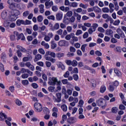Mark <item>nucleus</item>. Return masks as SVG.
Returning a JSON list of instances; mask_svg holds the SVG:
<instances>
[{"label":"nucleus","mask_w":126,"mask_h":126,"mask_svg":"<svg viewBox=\"0 0 126 126\" xmlns=\"http://www.w3.org/2000/svg\"><path fill=\"white\" fill-rule=\"evenodd\" d=\"M96 104L98 107H101L102 109H105L107 101L103 98H99L96 101Z\"/></svg>","instance_id":"f257e3e1"},{"label":"nucleus","mask_w":126,"mask_h":126,"mask_svg":"<svg viewBox=\"0 0 126 126\" xmlns=\"http://www.w3.org/2000/svg\"><path fill=\"white\" fill-rule=\"evenodd\" d=\"M49 85L55 86V85H61L62 82L61 81H58V79L56 77H52V81H49L48 82Z\"/></svg>","instance_id":"f03ea898"},{"label":"nucleus","mask_w":126,"mask_h":126,"mask_svg":"<svg viewBox=\"0 0 126 126\" xmlns=\"http://www.w3.org/2000/svg\"><path fill=\"white\" fill-rule=\"evenodd\" d=\"M19 64L21 67H24L25 65H26V66L29 67V68L32 70V71H34V70H35V67H34V65H32L30 62H27L25 64L23 63H20Z\"/></svg>","instance_id":"7ed1b4c3"},{"label":"nucleus","mask_w":126,"mask_h":126,"mask_svg":"<svg viewBox=\"0 0 126 126\" xmlns=\"http://www.w3.org/2000/svg\"><path fill=\"white\" fill-rule=\"evenodd\" d=\"M34 108L35 112L40 113L43 110V107H42V104L39 102H36L34 104Z\"/></svg>","instance_id":"20e7f679"},{"label":"nucleus","mask_w":126,"mask_h":126,"mask_svg":"<svg viewBox=\"0 0 126 126\" xmlns=\"http://www.w3.org/2000/svg\"><path fill=\"white\" fill-rule=\"evenodd\" d=\"M14 33L16 36H18V38H17V41L20 40V39L23 41L25 40V36H24V34H23V33H19L17 32H14Z\"/></svg>","instance_id":"39448f33"},{"label":"nucleus","mask_w":126,"mask_h":126,"mask_svg":"<svg viewBox=\"0 0 126 126\" xmlns=\"http://www.w3.org/2000/svg\"><path fill=\"white\" fill-rule=\"evenodd\" d=\"M58 45L60 47H66L68 45V41L63 40H60L58 43Z\"/></svg>","instance_id":"423d86ee"},{"label":"nucleus","mask_w":126,"mask_h":126,"mask_svg":"<svg viewBox=\"0 0 126 126\" xmlns=\"http://www.w3.org/2000/svg\"><path fill=\"white\" fill-rule=\"evenodd\" d=\"M18 6V4L16 3H13V4H11L9 5L8 7L11 9V10H15V9H16Z\"/></svg>","instance_id":"0eeeda50"},{"label":"nucleus","mask_w":126,"mask_h":126,"mask_svg":"<svg viewBox=\"0 0 126 126\" xmlns=\"http://www.w3.org/2000/svg\"><path fill=\"white\" fill-rule=\"evenodd\" d=\"M56 97H57V99H56V102H57V103H60V102L62 101V94L61 93H57Z\"/></svg>","instance_id":"6e6552de"},{"label":"nucleus","mask_w":126,"mask_h":126,"mask_svg":"<svg viewBox=\"0 0 126 126\" xmlns=\"http://www.w3.org/2000/svg\"><path fill=\"white\" fill-rule=\"evenodd\" d=\"M58 29H60V24L58 23H55L54 26H53V28H50L51 31H55V30H58Z\"/></svg>","instance_id":"1a4fd4ad"},{"label":"nucleus","mask_w":126,"mask_h":126,"mask_svg":"<svg viewBox=\"0 0 126 126\" xmlns=\"http://www.w3.org/2000/svg\"><path fill=\"white\" fill-rule=\"evenodd\" d=\"M67 122L69 124H75L76 121L75 120V118L70 117L67 119Z\"/></svg>","instance_id":"9d476101"},{"label":"nucleus","mask_w":126,"mask_h":126,"mask_svg":"<svg viewBox=\"0 0 126 126\" xmlns=\"http://www.w3.org/2000/svg\"><path fill=\"white\" fill-rule=\"evenodd\" d=\"M56 19L58 21L62 20L63 19V13H58L56 14Z\"/></svg>","instance_id":"9b49d317"},{"label":"nucleus","mask_w":126,"mask_h":126,"mask_svg":"<svg viewBox=\"0 0 126 126\" xmlns=\"http://www.w3.org/2000/svg\"><path fill=\"white\" fill-rule=\"evenodd\" d=\"M117 32L119 34V35H120L121 38H125L126 37V36H125V33H124V32H123V31H122V30H121L120 29H118L117 30Z\"/></svg>","instance_id":"f8f14e48"},{"label":"nucleus","mask_w":126,"mask_h":126,"mask_svg":"<svg viewBox=\"0 0 126 126\" xmlns=\"http://www.w3.org/2000/svg\"><path fill=\"white\" fill-rule=\"evenodd\" d=\"M42 59V55L40 54H37L35 55L34 59V62L36 63V62H38V61H40Z\"/></svg>","instance_id":"ddd939ff"},{"label":"nucleus","mask_w":126,"mask_h":126,"mask_svg":"<svg viewBox=\"0 0 126 126\" xmlns=\"http://www.w3.org/2000/svg\"><path fill=\"white\" fill-rule=\"evenodd\" d=\"M16 24L17 26H20L21 24L23 25H24V20H20V19H18L16 21Z\"/></svg>","instance_id":"4468645a"},{"label":"nucleus","mask_w":126,"mask_h":126,"mask_svg":"<svg viewBox=\"0 0 126 126\" xmlns=\"http://www.w3.org/2000/svg\"><path fill=\"white\" fill-rule=\"evenodd\" d=\"M114 72L116 74L117 76L120 77V76H122V73L118 68H114Z\"/></svg>","instance_id":"2eb2a0df"},{"label":"nucleus","mask_w":126,"mask_h":126,"mask_svg":"<svg viewBox=\"0 0 126 126\" xmlns=\"http://www.w3.org/2000/svg\"><path fill=\"white\" fill-rule=\"evenodd\" d=\"M9 19L10 21H15V20L17 19V17L14 16L13 14H12L9 16Z\"/></svg>","instance_id":"dca6fc26"},{"label":"nucleus","mask_w":126,"mask_h":126,"mask_svg":"<svg viewBox=\"0 0 126 126\" xmlns=\"http://www.w3.org/2000/svg\"><path fill=\"white\" fill-rule=\"evenodd\" d=\"M118 111H119V108L117 107H113L111 109V112L113 114H117L118 113Z\"/></svg>","instance_id":"f3484780"},{"label":"nucleus","mask_w":126,"mask_h":126,"mask_svg":"<svg viewBox=\"0 0 126 126\" xmlns=\"http://www.w3.org/2000/svg\"><path fill=\"white\" fill-rule=\"evenodd\" d=\"M43 111L44 114H45V115H48V114H50V110H49V108L47 107H44Z\"/></svg>","instance_id":"a211bd4d"},{"label":"nucleus","mask_w":126,"mask_h":126,"mask_svg":"<svg viewBox=\"0 0 126 126\" xmlns=\"http://www.w3.org/2000/svg\"><path fill=\"white\" fill-rule=\"evenodd\" d=\"M51 49H52V50H54V49H55V48H57V44L55 43V40H52L51 41Z\"/></svg>","instance_id":"6ab92c4d"},{"label":"nucleus","mask_w":126,"mask_h":126,"mask_svg":"<svg viewBox=\"0 0 126 126\" xmlns=\"http://www.w3.org/2000/svg\"><path fill=\"white\" fill-rule=\"evenodd\" d=\"M93 9L95 12H98L99 13V12H101V10L98 6H94L93 7Z\"/></svg>","instance_id":"aec40b11"},{"label":"nucleus","mask_w":126,"mask_h":126,"mask_svg":"<svg viewBox=\"0 0 126 126\" xmlns=\"http://www.w3.org/2000/svg\"><path fill=\"white\" fill-rule=\"evenodd\" d=\"M1 16L2 19H6V16H7V12H2L1 14Z\"/></svg>","instance_id":"412c9836"},{"label":"nucleus","mask_w":126,"mask_h":126,"mask_svg":"<svg viewBox=\"0 0 126 126\" xmlns=\"http://www.w3.org/2000/svg\"><path fill=\"white\" fill-rule=\"evenodd\" d=\"M13 15L16 17V16H18V15H20V11L18 10L15 9Z\"/></svg>","instance_id":"4be33fe9"},{"label":"nucleus","mask_w":126,"mask_h":126,"mask_svg":"<svg viewBox=\"0 0 126 126\" xmlns=\"http://www.w3.org/2000/svg\"><path fill=\"white\" fill-rule=\"evenodd\" d=\"M62 82L64 85L67 84V85H69V84H70V83H69V82H68V81L66 79H64L62 80Z\"/></svg>","instance_id":"5701e85b"},{"label":"nucleus","mask_w":126,"mask_h":126,"mask_svg":"<svg viewBox=\"0 0 126 126\" xmlns=\"http://www.w3.org/2000/svg\"><path fill=\"white\" fill-rule=\"evenodd\" d=\"M58 67L61 68L62 70H64L65 69V66L62 63H60L58 65Z\"/></svg>","instance_id":"b1692460"},{"label":"nucleus","mask_w":126,"mask_h":126,"mask_svg":"<svg viewBox=\"0 0 126 126\" xmlns=\"http://www.w3.org/2000/svg\"><path fill=\"white\" fill-rule=\"evenodd\" d=\"M105 91H106V87L105 86L103 85L100 87V93H104V92H105Z\"/></svg>","instance_id":"393cba45"},{"label":"nucleus","mask_w":126,"mask_h":126,"mask_svg":"<svg viewBox=\"0 0 126 126\" xmlns=\"http://www.w3.org/2000/svg\"><path fill=\"white\" fill-rule=\"evenodd\" d=\"M61 108L63 112H66L67 111V106L65 104H63L61 106Z\"/></svg>","instance_id":"a878e982"},{"label":"nucleus","mask_w":126,"mask_h":126,"mask_svg":"<svg viewBox=\"0 0 126 126\" xmlns=\"http://www.w3.org/2000/svg\"><path fill=\"white\" fill-rule=\"evenodd\" d=\"M114 50L117 52V53H122V47L120 46H117Z\"/></svg>","instance_id":"bb28decb"},{"label":"nucleus","mask_w":126,"mask_h":126,"mask_svg":"<svg viewBox=\"0 0 126 126\" xmlns=\"http://www.w3.org/2000/svg\"><path fill=\"white\" fill-rule=\"evenodd\" d=\"M55 89H56V87H55L50 86L48 88V90L49 91V92H51V93L54 92Z\"/></svg>","instance_id":"cd10ccee"},{"label":"nucleus","mask_w":126,"mask_h":126,"mask_svg":"<svg viewBox=\"0 0 126 126\" xmlns=\"http://www.w3.org/2000/svg\"><path fill=\"white\" fill-rule=\"evenodd\" d=\"M91 83L92 85V87H96V81H95V80L94 79H92L91 80Z\"/></svg>","instance_id":"c85d7f7f"},{"label":"nucleus","mask_w":126,"mask_h":126,"mask_svg":"<svg viewBox=\"0 0 126 126\" xmlns=\"http://www.w3.org/2000/svg\"><path fill=\"white\" fill-rule=\"evenodd\" d=\"M57 58L59 59H61V58H63V57H64V54L63 53H59L57 54Z\"/></svg>","instance_id":"c756f323"},{"label":"nucleus","mask_w":126,"mask_h":126,"mask_svg":"<svg viewBox=\"0 0 126 126\" xmlns=\"http://www.w3.org/2000/svg\"><path fill=\"white\" fill-rule=\"evenodd\" d=\"M106 35L110 36L111 34H113V31L112 30L107 29L106 32Z\"/></svg>","instance_id":"7c9ffc66"},{"label":"nucleus","mask_w":126,"mask_h":126,"mask_svg":"<svg viewBox=\"0 0 126 126\" xmlns=\"http://www.w3.org/2000/svg\"><path fill=\"white\" fill-rule=\"evenodd\" d=\"M15 102L16 105H17L18 106H21V105H22V103L18 99H16L15 100Z\"/></svg>","instance_id":"2f4dec72"},{"label":"nucleus","mask_w":126,"mask_h":126,"mask_svg":"<svg viewBox=\"0 0 126 126\" xmlns=\"http://www.w3.org/2000/svg\"><path fill=\"white\" fill-rule=\"evenodd\" d=\"M37 21L38 22H42V21H43V16L42 15H39L37 17Z\"/></svg>","instance_id":"473e14b6"},{"label":"nucleus","mask_w":126,"mask_h":126,"mask_svg":"<svg viewBox=\"0 0 126 126\" xmlns=\"http://www.w3.org/2000/svg\"><path fill=\"white\" fill-rule=\"evenodd\" d=\"M121 23V21L120 20H117L114 21L113 23V25H115V26H118L119 24Z\"/></svg>","instance_id":"72a5a7b5"},{"label":"nucleus","mask_w":126,"mask_h":126,"mask_svg":"<svg viewBox=\"0 0 126 126\" xmlns=\"http://www.w3.org/2000/svg\"><path fill=\"white\" fill-rule=\"evenodd\" d=\"M29 13H30L29 11H26L23 13V16H24V17H26L29 15Z\"/></svg>","instance_id":"f704fd0d"},{"label":"nucleus","mask_w":126,"mask_h":126,"mask_svg":"<svg viewBox=\"0 0 126 126\" xmlns=\"http://www.w3.org/2000/svg\"><path fill=\"white\" fill-rule=\"evenodd\" d=\"M32 86L34 88V89H37L39 86H38V84L36 83H33L32 84Z\"/></svg>","instance_id":"c9c22d12"},{"label":"nucleus","mask_w":126,"mask_h":126,"mask_svg":"<svg viewBox=\"0 0 126 126\" xmlns=\"http://www.w3.org/2000/svg\"><path fill=\"white\" fill-rule=\"evenodd\" d=\"M22 83L23 85H28L29 82L27 80H24L22 81Z\"/></svg>","instance_id":"e433bc0d"},{"label":"nucleus","mask_w":126,"mask_h":126,"mask_svg":"<svg viewBox=\"0 0 126 126\" xmlns=\"http://www.w3.org/2000/svg\"><path fill=\"white\" fill-rule=\"evenodd\" d=\"M102 12L107 13H108V12H109V8H107V7L103 8L102 9Z\"/></svg>","instance_id":"4c0bfd02"},{"label":"nucleus","mask_w":126,"mask_h":126,"mask_svg":"<svg viewBox=\"0 0 126 126\" xmlns=\"http://www.w3.org/2000/svg\"><path fill=\"white\" fill-rule=\"evenodd\" d=\"M61 84L59 85H57V90H56L55 92H59V91H61L62 90V87L61 86Z\"/></svg>","instance_id":"58836bf2"},{"label":"nucleus","mask_w":126,"mask_h":126,"mask_svg":"<svg viewBox=\"0 0 126 126\" xmlns=\"http://www.w3.org/2000/svg\"><path fill=\"white\" fill-rule=\"evenodd\" d=\"M65 63L67 65H71V64L72 63V61L70 60H67L65 61Z\"/></svg>","instance_id":"ea45409f"},{"label":"nucleus","mask_w":126,"mask_h":126,"mask_svg":"<svg viewBox=\"0 0 126 126\" xmlns=\"http://www.w3.org/2000/svg\"><path fill=\"white\" fill-rule=\"evenodd\" d=\"M28 70H29L28 69H25L24 68H22L20 70L21 73H24L25 72H28Z\"/></svg>","instance_id":"a19ab883"},{"label":"nucleus","mask_w":126,"mask_h":126,"mask_svg":"<svg viewBox=\"0 0 126 126\" xmlns=\"http://www.w3.org/2000/svg\"><path fill=\"white\" fill-rule=\"evenodd\" d=\"M87 46V44H83L82 45L81 49L83 53H84V52H85V48H86Z\"/></svg>","instance_id":"79ce46f5"},{"label":"nucleus","mask_w":126,"mask_h":126,"mask_svg":"<svg viewBox=\"0 0 126 126\" xmlns=\"http://www.w3.org/2000/svg\"><path fill=\"white\" fill-rule=\"evenodd\" d=\"M71 65H72V66H77V61H76V60H73V61L72 62Z\"/></svg>","instance_id":"37998d69"},{"label":"nucleus","mask_w":126,"mask_h":126,"mask_svg":"<svg viewBox=\"0 0 126 126\" xmlns=\"http://www.w3.org/2000/svg\"><path fill=\"white\" fill-rule=\"evenodd\" d=\"M16 53L17 54L18 58H21V57H22V53L20 52V50H17Z\"/></svg>","instance_id":"c03bdc74"},{"label":"nucleus","mask_w":126,"mask_h":126,"mask_svg":"<svg viewBox=\"0 0 126 126\" xmlns=\"http://www.w3.org/2000/svg\"><path fill=\"white\" fill-rule=\"evenodd\" d=\"M66 15H67V16H68V17H71V16H72V11H68L66 13Z\"/></svg>","instance_id":"a18cd8bd"},{"label":"nucleus","mask_w":126,"mask_h":126,"mask_svg":"<svg viewBox=\"0 0 126 126\" xmlns=\"http://www.w3.org/2000/svg\"><path fill=\"white\" fill-rule=\"evenodd\" d=\"M69 50H70V52L72 53H75V51H76V50L75 49V48L72 46L70 47Z\"/></svg>","instance_id":"49530a36"},{"label":"nucleus","mask_w":126,"mask_h":126,"mask_svg":"<svg viewBox=\"0 0 126 126\" xmlns=\"http://www.w3.org/2000/svg\"><path fill=\"white\" fill-rule=\"evenodd\" d=\"M63 76L65 78H67V77L69 76V72L68 71H66L64 74L63 75Z\"/></svg>","instance_id":"de8ad7c7"},{"label":"nucleus","mask_w":126,"mask_h":126,"mask_svg":"<svg viewBox=\"0 0 126 126\" xmlns=\"http://www.w3.org/2000/svg\"><path fill=\"white\" fill-rule=\"evenodd\" d=\"M73 78H74V80H75V81H77L78 80V75L77 74H73Z\"/></svg>","instance_id":"09e8293b"},{"label":"nucleus","mask_w":126,"mask_h":126,"mask_svg":"<svg viewBox=\"0 0 126 126\" xmlns=\"http://www.w3.org/2000/svg\"><path fill=\"white\" fill-rule=\"evenodd\" d=\"M109 90L110 92H113L115 90V87L113 85H110Z\"/></svg>","instance_id":"8fccbe9b"},{"label":"nucleus","mask_w":126,"mask_h":126,"mask_svg":"<svg viewBox=\"0 0 126 126\" xmlns=\"http://www.w3.org/2000/svg\"><path fill=\"white\" fill-rule=\"evenodd\" d=\"M38 52L40 53V54H42V55H45V51L43 48H39L38 49Z\"/></svg>","instance_id":"3c124183"},{"label":"nucleus","mask_w":126,"mask_h":126,"mask_svg":"<svg viewBox=\"0 0 126 126\" xmlns=\"http://www.w3.org/2000/svg\"><path fill=\"white\" fill-rule=\"evenodd\" d=\"M31 24V21L28 20H26L24 21V25H30Z\"/></svg>","instance_id":"603ef678"},{"label":"nucleus","mask_w":126,"mask_h":126,"mask_svg":"<svg viewBox=\"0 0 126 126\" xmlns=\"http://www.w3.org/2000/svg\"><path fill=\"white\" fill-rule=\"evenodd\" d=\"M80 7H82L84 9H86L87 8V5L83 4V3H81L79 5Z\"/></svg>","instance_id":"864d4df0"},{"label":"nucleus","mask_w":126,"mask_h":126,"mask_svg":"<svg viewBox=\"0 0 126 126\" xmlns=\"http://www.w3.org/2000/svg\"><path fill=\"white\" fill-rule=\"evenodd\" d=\"M119 110H126V106H125L123 104H120L119 105Z\"/></svg>","instance_id":"5fc2aeb1"},{"label":"nucleus","mask_w":126,"mask_h":126,"mask_svg":"<svg viewBox=\"0 0 126 126\" xmlns=\"http://www.w3.org/2000/svg\"><path fill=\"white\" fill-rule=\"evenodd\" d=\"M95 55H96V56H98V57H100L101 56H102V53L97 50L95 52Z\"/></svg>","instance_id":"6e6d98bb"},{"label":"nucleus","mask_w":126,"mask_h":126,"mask_svg":"<svg viewBox=\"0 0 126 126\" xmlns=\"http://www.w3.org/2000/svg\"><path fill=\"white\" fill-rule=\"evenodd\" d=\"M102 17H103V18H104V19H107V18H109V17H110L108 14H102Z\"/></svg>","instance_id":"4d7b16f0"},{"label":"nucleus","mask_w":126,"mask_h":126,"mask_svg":"<svg viewBox=\"0 0 126 126\" xmlns=\"http://www.w3.org/2000/svg\"><path fill=\"white\" fill-rule=\"evenodd\" d=\"M40 30H39V32H41L42 31H44L46 29V27L45 26H42L41 27L39 28Z\"/></svg>","instance_id":"13d9d810"},{"label":"nucleus","mask_w":126,"mask_h":126,"mask_svg":"<svg viewBox=\"0 0 126 126\" xmlns=\"http://www.w3.org/2000/svg\"><path fill=\"white\" fill-rule=\"evenodd\" d=\"M0 69L2 72L4 71V67L3 66V64H2V63H0Z\"/></svg>","instance_id":"bf43d9fd"},{"label":"nucleus","mask_w":126,"mask_h":126,"mask_svg":"<svg viewBox=\"0 0 126 126\" xmlns=\"http://www.w3.org/2000/svg\"><path fill=\"white\" fill-rule=\"evenodd\" d=\"M29 76V75H28V74H26V73H25V74H23L22 75V77L23 79L28 78Z\"/></svg>","instance_id":"052dcab7"},{"label":"nucleus","mask_w":126,"mask_h":126,"mask_svg":"<svg viewBox=\"0 0 126 126\" xmlns=\"http://www.w3.org/2000/svg\"><path fill=\"white\" fill-rule=\"evenodd\" d=\"M82 33V31L80 30H78L76 32V36H79Z\"/></svg>","instance_id":"680f3d73"},{"label":"nucleus","mask_w":126,"mask_h":126,"mask_svg":"<svg viewBox=\"0 0 126 126\" xmlns=\"http://www.w3.org/2000/svg\"><path fill=\"white\" fill-rule=\"evenodd\" d=\"M88 36H89L88 32H86L83 35V38H84V39H86V38H88Z\"/></svg>","instance_id":"e2e57ef3"},{"label":"nucleus","mask_w":126,"mask_h":126,"mask_svg":"<svg viewBox=\"0 0 126 126\" xmlns=\"http://www.w3.org/2000/svg\"><path fill=\"white\" fill-rule=\"evenodd\" d=\"M111 42L113 44H116V43L118 42V40H117V39H116L115 38H112L111 40Z\"/></svg>","instance_id":"0e129e2a"},{"label":"nucleus","mask_w":126,"mask_h":126,"mask_svg":"<svg viewBox=\"0 0 126 126\" xmlns=\"http://www.w3.org/2000/svg\"><path fill=\"white\" fill-rule=\"evenodd\" d=\"M52 9L53 11H58V7L57 6H52Z\"/></svg>","instance_id":"69168bd1"},{"label":"nucleus","mask_w":126,"mask_h":126,"mask_svg":"<svg viewBox=\"0 0 126 126\" xmlns=\"http://www.w3.org/2000/svg\"><path fill=\"white\" fill-rule=\"evenodd\" d=\"M48 19H51V20L55 21V16L51 15L47 17Z\"/></svg>","instance_id":"338daca9"},{"label":"nucleus","mask_w":126,"mask_h":126,"mask_svg":"<svg viewBox=\"0 0 126 126\" xmlns=\"http://www.w3.org/2000/svg\"><path fill=\"white\" fill-rule=\"evenodd\" d=\"M70 6H72V7H77V3H76L75 2H72Z\"/></svg>","instance_id":"774afa93"}]
</instances>
